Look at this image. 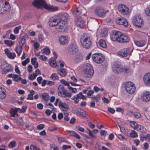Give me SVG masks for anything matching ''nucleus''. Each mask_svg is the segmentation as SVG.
I'll use <instances>...</instances> for the list:
<instances>
[{"mask_svg":"<svg viewBox=\"0 0 150 150\" xmlns=\"http://www.w3.org/2000/svg\"><path fill=\"white\" fill-rule=\"evenodd\" d=\"M4 43L9 47H11L13 44V42L11 40H4Z\"/></svg>","mask_w":150,"mask_h":150,"instance_id":"ea45409f","label":"nucleus"},{"mask_svg":"<svg viewBox=\"0 0 150 150\" xmlns=\"http://www.w3.org/2000/svg\"><path fill=\"white\" fill-rule=\"evenodd\" d=\"M132 22L134 26L138 28H141L144 25L143 19L139 16H136L133 17Z\"/></svg>","mask_w":150,"mask_h":150,"instance_id":"0eeeda50","label":"nucleus"},{"mask_svg":"<svg viewBox=\"0 0 150 150\" xmlns=\"http://www.w3.org/2000/svg\"><path fill=\"white\" fill-rule=\"evenodd\" d=\"M99 44L100 46L103 48H105L107 47V45L105 41L103 39L99 40Z\"/></svg>","mask_w":150,"mask_h":150,"instance_id":"473e14b6","label":"nucleus"},{"mask_svg":"<svg viewBox=\"0 0 150 150\" xmlns=\"http://www.w3.org/2000/svg\"><path fill=\"white\" fill-rule=\"evenodd\" d=\"M5 7L4 5V0L0 1V13H3V12L4 11H6V10L4 8Z\"/></svg>","mask_w":150,"mask_h":150,"instance_id":"c756f323","label":"nucleus"},{"mask_svg":"<svg viewBox=\"0 0 150 150\" xmlns=\"http://www.w3.org/2000/svg\"><path fill=\"white\" fill-rule=\"evenodd\" d=\"M133 48L132 47H129L124 48L119 51L118 54L122 57L130 56L133 51Z\"/></svg>","mask_w":150,"mask_h":150,"instance_id":"39448f33","label":"nucleus"},{"mask_svg":"<svg viewBox=\"0 0 150 150\" xmlns=\"http://www.w3.org/2000/svg\"><path fill=\"white\" fill-rule=\"evenodd\" d=\"M50 78L53 80H59V77L57 74L55 73L52 74Z\"/></svg>","mask_w":150,"mask_h":150,"instance_id":"79ce46f5","label":"nucleus"},{"mask_svg":"<svg viewBox=\"0 0 150 150\" xmlns=\"http://www.w3.org/2000/svg\"><path fill=\"white\" fill-rule=\"evenodd\" d=\"M81 9L80 7H76L74 12V14L76 16L77 20L76 21V24L77 26L82 28L85 25V21L81 17H77L76 16H79L81 13Z\"/></svg>","mask_w":150,"mask_h":150,"instance_id":"7ed1b4c3","label":"nucleus"},{"mask_svg":"<svg viewBox=\"0 0 150 150\" xmlns=\"http://www.w3.org/2000/svg\"><path fill=\"white\" fill-rule=\"evenodd\" d=\"M118 39V42L120 43L127 42L129 40V38L127 35L122 34L121 33Z\"/></svg>","mask_w":150,"mask_h":150,"instance_id":"dca6fc26","label":"nucleus"},{"mask_svg":"<svg viewBox=\"0 0 150 150\" xmlns=\"http://www.w3.org/2000/svg\"><path fill=\"white\" fill-rule=\"evenodd\" d=\"M60 21L58 16H55L51 17L49 21V24L51 26H57Z\"/></svg>","mask_w":150,"mask_h":150,"instance_id":"4468645a","label":"nucleus"},{"mask_svg":"<svg viewBox=\"0 0 150 150\" xmlns=\"http://www.w3.org/2000/svg\"><path fill=\"white\" fill-rule=\"evenodd\" d=\"M58 94L59 95H61L66 91L64 88V86L63 85H60L58 88Z\"/></svg>","mask_w":150,"mask_h":150,"instance_id":"cd10ccee","label":"nucleus"},{"mask_svg":"<svg viewBox=\"0 0 150 150\" xmlns=\"http://www.w3.org/2000/svg\"><path fill=\"white\" fill-rule=\"evenodd\" d=\"M118 9L119 11L123 15H127L129 12L128 8L124 4L119 5Z\"/></svg>","mask_w":150,"mask_h":150,"instance_id":"ddd939ff","label":"nucleus"},{"mask_svg":"<svg viewBox=\"0 0 150 150\" xmlns=\"http://www.w3.org/2000/svg\"><path fill=\"white\" fill-rule=\"evenodd\" d=\"M112 69L114 73L116 74H120L122 72V67L116 62L113 63Z\"/></svg>","mask_w":150,"mask_h":150,"instance_id":"f8f14e48","label":"nucleus"},{"mask_svg":"<svg viewBox=\"0 0 150 150\" xmlns=\"http://www.w3.org/2000/svg\"><path fill=\"white\" fill-rule=\"evenodd\" d=\"M143 80L146 86H150V73L146 74L144 76Z\"/></svg>","mask_w":150,"mask_h":150,"instance_id":"aec40b11","label":"nucleus"},{"mask_svg":"<svg viewBox=\"0 0 150 150\" xmlns=\"http://www.w3.org/2000/svg\"><path fill=\"white\" fill-rule=\"evenodd\" d=\"M79 98H77V96H76V95L74 96L72 98V100H74L75 103L76 104H77L79 103Z\"/></svg>","mask_w":150,"mask_h":150,"instance_id":"052dcab7","label":"nucleus"},{"mask_svg":"<svg viewBox=\"0 0 150 150\" xmlns=\"http://www.w3.org/2000/svg\"><path fill=\"white\" fill-rule=\"evenodd\" d=\"M76 129L79 131H80L81 132H84V129L81 127L80 126H78L76 127Z\"/></svg>","mask_w":150,"mask_h":150,"instance_id":"e2e57ef3","label":"nucleus"},{"mask_svg":"<svg viewBox=\"0 0 150 150\" xmlns=\"http://www.w3.org/2000/svg\"><path fill=\"white\" fill-rule=\"evenodd\" d=\"M116 22L119 24L122 25L126 27L128 26V22L126 20L123 18H116Z\"/></svg>","mask_w":150,"mask_h":150,"instance_id":"6ab92c4d","label":"nucleus"},{"mask_svg":"<svg viewBox=\"0 0 150 150\" xmlns=\"http://www.w3.org/2000/svg\"><path fill=\"white\" fill-rule=\"evenodd\" d=\"M141 99L144 103L149 102L150 100V92H144L141 95Z\"/></svg>","mask_w":150,"mask_h":150,"instance_id":"2eb2a0df","label":"nucleus"},{"mask_svg":"<svg viewBox=\"0 0 150 150\" xmlns=\"http://www.w3.org/2000/svg\"><path fill=\"white\" fill-rule=\"evenodd\" d=\"M145 14L146 15L150 16V6H149L145 9Z\"/></svg>","mask_w":150,"mask_h":150,"instance_id":"8fccbe9b","label":"nucleus"},{"mask_svg":"<svg viewBox=\"0 0 150 150\" xmlns=\"http://www.w3.org/2000/svg\"><path fill=\"white\" fill-rule=\"evenodd\" d=\"M146 42L143 41H138L135 42L136 45L138 46L142 47L145 45Z\"/></svg>","mask_w":150,"mask_h":150,"instance_id":"e433bc0d","label":"nucleus"},{"mask_svg":"<svg viewBox=\"0 0 150 150\" xmlns=\"http://www.w3.org/2000/svg\"><path fill=\"white\" fill-rule=\"evenodd\" d=\"M25 38L23 37L21 38L19 42V45H20L21 44V45L20 47H23L24 46V45L25 44Z\"/></svg>","mask_w":150,"mask_h":150,"instance_id":"a18cd8bd","label":"nucleus"},{"mask_svg":"<svg viewBox=\"0 0 150 150\" xmlns=\"http://www.w3.org/2000/svg\"><path fill=\"white\" fill-rule=\"evenodd\" d=\"M39 58L40 59L42 60L43 61H46L47 59V57L43 55H40L39 57Z\"/></svg>","mask_w":150,"mask_h":150,"instance_id":"338daca9","label":"nucleus"},{"mask_svg":"<svg viewBox=\"0 0 150 150\" xmlns=\"http://www.w3.org/2000/svg\"><path fill=\"white\" fill-rule=\"evenodd\" d=\"M83 59V57L79 53L76 55V58L74 59L75 63L78 62Z\"/></svg>","mask_w":150,"mask_h":150,"instance_id":"2f4dec72","label":"nucleus"},{"mask_svg":"<svg viewBox=\"0 0 150 150\" xmlns=\"http://www.w3.org/2000/svg\"><path fill=\"white\" fill-rule=\"evenodd\" d=\"M108 111L112 114H114L115 111L114 108H108Z\"/></svg>","mask_w":150,"mask_h":150,"instance_id":"680f3d73","label":"nucleus"},{"mask_svg":"<svg viewBox=\"0 0 150 150\" xmlns=\"http://www.w3.org/2000/svg\"><path fill=\"white\" fill-rule=\"evenodd\" d=\"M65 86H67L68 87V88H72V87H71L69 84V83L67 82L64 79H62L60 81Z\"/></svg>","mask_w":150,"mask_h":150,"instance_id":"58836bf2","label":"nucleus"},{"mask_svg":"<svg viewBox=\"0 0 150 150\" xmlns=\"http://www.w3.org/2000/svg\"><path fill=\"white\" fill-rule=\"evenodd\" d=\"M32 4L33 6L38 8H39L41 6H43L45 9L50 11H55L58 9L57 7H54L46 4L44 0H35L33 2Z\"/></svg>","mask_w":150,"mask_h":150,"instance_id":"f257e3e1","label":"nucleus"},{"mask_svg":"<svg viewBox=\"0 0 150 150\" xmlns=\"http://www.w3.org/2000/svg\"><path fill=\"white\" fill-rule=\"evenodd\" d=\"M6 68H4L2 71V73L4 74H6V73L12 71L13 70V67L12 66L9 64H6Z\"/></svg>","mask_w":150,"mask_h":150,"instance_id":"412c9836","label":"nucleus"},{"mask_svg":"<svg viewBox=\"0 0 150 150\" xmlns=\"http://www.w3.org/2000/svg\"><path fill=\"white\" fill-rule=\"evenodd\" d=\"M7 63L5 61H0V67L2 68H3V66L5 64L6 65Z\"/></svg>","mask_w":150,"mask_h":150,"instance_id":"0e129e2a","label":"nucleus"},{"mask_svg":"<svg viewBox=\"0 0 150 150\" xmlns=\"http://www.w3.org/2000/svg\"><path fill=\"white\" fill-rule=\"evenodd\" d=\"M43 50H41V52H43L42 53H45L47 55L49 54L50 53V50L48 47H46L43 49Z\"/></svg>","mask_w":150,"mask_h":150,"instance_id":"37998d69","label":"nucleus"},{"mask_svg":"<svg viewBox=\"0 0 150 150\" xmlns=\"http://www.w3.org/2000/svg\"><path fill=\"white\" fill-rule=\"evenodd\" d=\"M130 136L132 138H135L137 136V132L134 130H132L130 133Z\"/></svg>","mask_w":150,"mask_h":150,"instance_id":"603ef678","label":"nucleus"},{"mask_svg":"<svg viewBox=\"0 0 150 150\" xmlns=\"http://www.w3.org/2000/svg\"><path fill=\"white\" fill-rule=\"evenodd\" d=\"M108 10H104L101 7H97L94 11L96 15L99 17H103L106 15V13L108 12Z\"/></svg>","mask_w":150,"mask_h":150,"instance_id":"9d476101","label":"nucleus"},{"mask_svg":"<svg viewBox=\"0 0 150 150\" xmlns=\"http://www.w3.org/2000/svg\"><path fill=\"white\" fill-rule=\"evenodd\" d=\"M122 72L124 73H128L130 71V69L129 67H122Z\"/></svg>","mask_w":150,"mask_h":150,"instance_id":"a19ab883","label":"nucleus"},{"mask_svg":"<svg viewBox=\"0 0 150 150\" xmlns=\"http://www.w3.org/2000/svg\"><path fill=\"white\" fill-rule=\"evenodd\" d=\"M30 150H40V149L35 146L31 145L30 146Z\"/></svg>","mask_w":150,"mask_h":150,"instance_id":"4d7b16f0","label":"nucleus"},{"mask_svg":"<svg viewBox=\"0 0 150 150\" xmlns=\"http://www.w3.org/2000/svg\"><path fill=\"white\" fill-rule=\"evenodd\" d=\"M42 97L45 100L47 101L49 99V96L47 93H43L42 96Z\"/></svg>","mask_w":150,"mask_h":150,"instance_id":"c03bdc74","label":"nucleus"},{"mask_svg":"<svg viewBox=\"0 0 150 150\" xmlns=\"http://www.w3.org/2000/svg\"><path fill=\"white\" fill-rule=\"evenodd\" d=\"M80 42L82 46L86 49L89 48L92 44V38L86 34H83L81 35L80 38Z\"/></svg>","mask_w":150,"mask_h":150,"instance_id":"f03ea898","label":"nucleus"},{"mask_svg":"<svg viewBox=\"0 0 150 150\" xmlns=\"http://www.w3.org/2000/svg\"><path fill=\"white\" fill-rule=\"evenodd\" d=\"M59 40L60 44L62 45H66L68 42V38L66 36H61L59 38Z\"/></svg>","mask_w":150,"mask_h":150,"instance_id":"4be33fe9","label":"nucleus"},{"mask_svg":"<svg viewBox=\"0 0 150 150\" xmlns=\"http://www.w3.org/2000/svg\"><path fill=\"white\" fill-rule=\"evenodd\" d=\"M94 92V91L93 90L89 91L87 93V96L88 97H90L91 95L93 94Z\"/></svg>","mask_w":150,"mask_h":150,"instance_id":"774afa93","label":"nucleus"},{"mask_svg":"<svg viewBox=\"0 0 150 150\" xmlns=\"http://www.w3.org/2000/svg\"><path fill=\"white\" fill-rule=\"evenodd\" d=\"M85 132L88 134L89 135L92 137H95V136L92 134V133L88 129H87V130L85 131Z\"/></svg>","mask_w":150,"mask_h":150,"instance_id":"bf43d9fd","label":"nucleus"},{"mask_svg":"<svg viewBox=\"0 0 150 150\" xmlns=\"http://www.w3.org/2000/svg\"><path fill=\"white\" fill-rule=\"evenodd\" d=\"M130 125L132 128L134 129H136L138 128V124L135 121H129Z\"/></svg>","mask_w":150,"mask_h":150,"instance_id":"72a5a7b5","label":"nucleus"},{"mask_svg":"<svg viewBox=\"0 0 150 150\" xmlns=\"http://www.w3.org/2000/svg\"><path fill=\"white\" fill-rule=\"evenodd\" d=\"M60 20L63 21H66L67 20L69 17L68 14L66 13L60 14L58 16Z\"/></svg>","mask_w":150,"mask_h":150,"instance_id":"a878e982","label":"nucleus"},{"mask_svg":"<svg viewBox=\"0 0 150 150\" xmlns=\"http://www.w3.org/2000/svg\"><path fill=\"white\" fill-rule=\"evenodd\" d=\"M62 96L63 97H71V94L70 93H67L65 91L64 93L62 95Z\"/></svg>","mask_w":150,"mask_h":150,"instance_id":"3c124183","label":"nucleus"},{"mask_svg":"<svg viewBox=\"0 0 150 150\" xmlns=\"http://www.w3.org/2000/svg\"><path fill=\"white\" fill-rule=\"evenodd\" d=\"M68 25L67 22L66 21H63L60 20L58 25L57 26L56 28L59 29V31L61 32H65L67 30Z\"/></svg>","mask_w":150,"mask_h":150,"instance_id":"1a4fd4ad","label":"nucleus"},{"mask_svg":"<svg viewBox=\"0 0 150 150\" xmlns=\"http://www.w3.org/2000/svg\"><path fill=\"white\" fill-rule=\"evenodd\" d=\"M125 87L127 92L130 94H132L135 90V87L134 83L131 82H126Z\"/></svg>","mask_w":150,"mask_h":150,"instance_id":"6e6552de","label":"nucleus"},{"mask_svg":"<svg viewBox=\"0 0 150 150\" xmlns=\"http://www.w3.org/2000/svg\"><path fill=\"white\" fill-rule=\"evenodd\" d=\"M16 142L15 141H11L8 144V146L10 147H13L16 146Z\"/></svg>","mask_w":150,"mask_h":150,"instance_id":"5fc2aeb1","label":"nucleus"},{"mask_svg":"<svg viewBox=\"0 0 150 150\" xmlns=\"http://www.w3.org/2000/svg\"><path fill=\"white\" fill-rule=\"evenodd\" d=\"M68 51L69 54L74 55L78 51V47L76 43H72L68 48Z\"/></svg>","mask_w":150,"mask_h":150,"instance_id":"9b49d317","label":"nucleus"},{"mask_svg":"<svg viewBox=\"0 0 150 150\" xmlns=\"http://www.w3.org/2000/svg\"><path fill=\"white\" fill-rule=\"evenodd\" d=\"M10 113L11 114V117H15V115L16 114L17 111L14 109H11L10 111Z\"/></svg>","mask_w":150,"mask_h":150,"instance_id":"de8ad7c7","label":"nucleus"},{"mask_svg":"<svg viewBox=\"0 0 150 150\" xmlns=\"http://www.w3.org/2000/svg\"><path fill=\"white\" fill-rule=\"evenodd\" d=\"M130 112L132 115L134 116L135 117L137 118L138 119L141 117V115L140 113L133 111H130Z\"/></svg>","mask_w":150,"mask_h":150,"instance_id":"c9c22d12","label":"nucleus"},{"mask_svg":"<svg viewBox=\"0 0 150 150\" xmlns=\"http://www.w3.org/2000/svg\"><path fill=\"white\" fill-rule=\"evenodd\" d=\"M22 47H17L16 48V51L18 56H19L20 55L22 51Z\"/></svg>","mask_w":150,"mask_h":150,"instance_id":"49530a36","label":"nucleus"},{"mask_svg":"<svg viewBox=\"0 0 150 150\" xmlns=\"http://www.w3.org/2000/svg\"><path fill=\"white\" fill-rule=\"evenodd\" d=\"M21 28V25L16 27L14 29V32L15 34H17L18 33L19 30Z\"/></svg>","mask_w":150,"mask_h":150,"instance_id":"6e6d98bb","label":"nucleus"},{"mask_svg":"<svg viewBox=\"0 0 150 150\" xmlns=\"http://www.w3.org/2000/svg\"><path fill=\"white\" fill-rule=\"evenodd\" d=\"M37 59L36 57L32 58L31 59V64L34 66V68L36 69L38 67V63L36 62Z\"/></svg>","mask_w":150,"mask_h":150,"instance_id":"c85d7f7f","label":"nucleus"},{"mask_svg":"<svg viewBox=\"0 0 150 150\" xmlns=\"http://www.w3.org/2000/svg\"><path fill=\"white\" fill-rule=\"evenodd\" d=\"M93 60L98 64L102 63L105 60V58L103 54L100 53H95L92 55Z\"/></svg>","mask_w":150,"mask_h":150,"instance_id":"423d86ee","label":"nucleus"},{"mask_svg":"<svg viewBox=\"0 0 150 150\" xmlns=\"http://www.w3.org/2000/svg\"><path fill=\"white\" fill-rule=\"evenodd\" d=\"M5 91H6L4 88L0 87V98L4 99L5 98L6 96Z\"/></svg>","mask_w":150,"mask_h":150,"instance_id":"bb28decb","label":"nucleus"},{"mask_svg":"<svg viewBox=\"0 0 150 150\" xmlns=\"http://www.w3.org/2000/svg\"><path fill=\"white\" fill-rule=\"evenodd\" d=\"M140 131L142 133H144L146 131V129L144 128L143 126L140 125H138V128Z\"/></svg>","mask_w":150,"mask_h":150,"instance_id":"09e8293b","label":"nucleus"},{"mask_svg":"<svg viewBox=\"0 0 150 150\" xmlns=\"http://www.w3.org/2000/svg\"><path fill=\"white\" fill-rule=\"evenodd\" d=\"M76 96L79 99H81L83 100H86V97L83 95L81 92L79 93L78 95H76Z\"/></svg>","mask_w":150,"mask_h":150,"instance_id":"4c0bfd02","label":"nucleus"},{"mask_svg":"<svg viewBox=\"0 0 150 150\" xmlns=\"http://www.w3.org/2000/svg\"><path fill=\"white\" fill-rule=\"evenodd\" d=\"M58 140L59 142H60V143L63 142H67V141L65 140V139L62 137H58Z\"/></svg>","mask_w":150,"mask_h":150,"instance_id":"13d9d810","label":"nucleus"},{"mask_svg":"<svg viewBox=\"0 0 150 150\" xmlns=\"http://www.w3.org/2000/svg\"><path fill=\"white\" fill-rule=\"evenodd\" d=\"M70 135L78 139H80L81 138L75 132L71 131H68Z\"/></svg>","mask_w":150,"mask_h":150,"instance_id":"7c9ffc66","label":"nucleus"},{"mask_svg":"<svg viewBox=\"0 0 150 150\" xmlns=\"http://www.w3.org/2000/svg\"><path fill=\"white\" fill-rule=\"evenodd\" d=\"M53 54L54 56L53 57L54 59H51L49 62L50 65L53 67H54L56 66V63L55 60L57 58V54L55 52H53Z\"/></svg>","mask_w":150,"mask_h":150,"instance_id":"393cba45","label":"nucleus"},{"mask_svg":"<svg viewBox=\"0 0 150 150\" xmlns=\"http://www.w3.org/2000/svg\"><path fill=\"white\" fill-rule=\"evenodd\" d=\"M75 114L78 116L83 117H86V112L83 110L79 108H76L74 110Z\"/></svg>","mask_w":150,"mask_h":150,"instance_id":"a211bd4d","label":"nucleus"},{"mask_svg":"<svg viewBox=\"0 0 150 150\" xmlns=\"http://www.w3.org/2000/svg\"><path fill=\"white\" fill-rule=\"evenodd\" d=\"M120 32L117 31H114L112 32L110 35L111 40L113 41H117L118 42V39L120 35Z\"/></svg>","mask_w":150,"mask_h":150,"instance_id":"f3484780","label":"nucleus"},{"mask_svg":"<svg viewBox=\"0 0 150 150\" xmlns=\"http://www.w3.org/2000/svg\"><path fill=\"white\" fill-rule=\"evenodd\" d=\"M37 76V74L36 73H33V74L30 75L29 76L28 78L29 79L33 80L35 79Z\"/></svg>","mask_w":150,"mask_h":150,"instance_id":"864d4df0","label":"nucleus"},{"mask_svg":"<svg viewBox=\"0 0 150 150\" xmlns=\"http://www.w3.org/2000/svg\"><path fill=\"white\" fill-rule=\"evenodd\" d=\"M4 51L7 57L10 59H13L16 56V55L14 53H11L8 49H5Z\"/></svg>","mask_w":150,"mask_h":150,"instance_id":"b1692460","label":"nucleus"},{"mask_svg":"<svg viewBox=\"0 0 150 150\" xmlns=\"http://www.w3.org/2000/svg\"><path fill=\"white\" fill-rule=\"evenodd\" d=\"M45 126L44 124H41L38 125L37 126V128L38 129L41 130Z\"/></svg>","mask_w":150,"mask_h":150,"instance_id":"69168bd1","label":"nucleus"},{"mask_svg":"<svg viewBox=\"0 0 150 150\" xmlns=\"http://www.w3.org/2000/svg\"><path fill=\"white\" fill-rule=\"evenodd\" d=\"M83 72V76L88 78L92 77L94 71L91 65L87 63L84 65Z\"/></svg>","mask_w":150,"mask_h":150,"instance_id":"20e7f679","label":"nucleus"},{"mask_svg":"<svg viewBox=\"0 0 150 150\" xmlns=\"http://www.w3.org/2000/svg\"><path fill=\"white\" fill-rule=\"evenodd\" d=\"M57 73L62 76H64L66 75L65 70L64 69H60L58 71Z\"/></svg>","mask_w":150,"mask_h":150,"instance_id":"f704fd0d","label":"nucleus"},{"mask_svg":"<svg viewBox=\"0 0 150 150\" xmlns=\"http://www.w3.org/2000/svg\"><path fill=\"white\" fill-rule=\"evenodd\" d=\"M58 106L59 108L63 111L67 110L69 108L68 105L65 103L60 101Z\"/></svg>","mask_w":150,"mask_h":150,"instance_id":"5701e85b","label":"nucleus"}]
</instances>
